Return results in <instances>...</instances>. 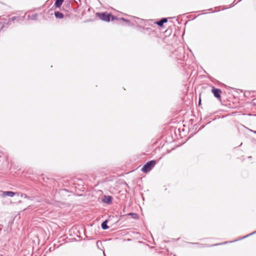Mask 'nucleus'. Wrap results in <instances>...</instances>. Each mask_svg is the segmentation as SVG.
<instances>
[{
    "label": "nucleus",
    "instance_id": "nucleus-1",
    "mask_svg": "<svg viewBox=\"0 0 256 256\" xmlns=\"http://www.w3.org/2000/svg\"><path fill=\"white\" fill-rule=\"evenodd\" d=\"M96 15L100 20L107 22H109L110 20L114 21L118 19L116 17L111 14H107L106 12H98L96 13Z\"/></svg>",
    "mask_w": 256,
    "mask_h": 256
},
{
    "label": "nucleus",
    "instance_id": "nucleus-2",
    "mask_svg": "<svg viewBox=\"0 0 256 256\" xmlns=\"http://www.w3.org/2000/svg\"><path fill=\"white\" fill-rule=\"evenodd\" d=\"M156 162L154 160H152L148 162L142 168V171L144 172L147 173L150 172L156 166Z\"/></svg>",
    "mask_w": 256,
    "mask_h": 256
},
{
    "label": "nucleus",
    "instance_id": "nucleus-3",
    "mask_svg": "<svg viewBox=\"0 0 256 256\" xmlns=\"http://www.w3.org/2000/svg\"><path fill=\"white\" fill-rule=\"evenodd\" d=\"M212 92L213 93L214 96L218 98H220L221 97L220 94L222 93V91L220 89L215 88L214 87H212Z\"/></svg>",
    "mask_w": 256,
    "mask_h": 256
},
{
    "label": "nucleus",
    "instance_id": "nucleus-4",
    "mask_svg": "<svg viewBox=\"0 0 256 256\" xmlns=\"http://www.w3.org/2000/svg\"><path fill=\"white\" fill-rule=\"evenodd\" d=\"M1 192L2 193V196L3 197H6L7 196L13 197L16 194V192L12 191H1Z\"/></svg>",
    "mask_w": 256,
    "mask_h": 256
},
{
    "label": "nucleus",
    "instance_id": "nucleus-5",
    "mask_svg": "<svg viewBox=\"0 0 256 256\" xmlns=\"http://www.w3.org/2000/svg\"><path fill=\"white\" fill-rule=\"evenodd\" d=\"M24 16H13L11 18H10L6 23V24H10L11 22H14V20L18 21L20 20H23Z\"/></svg>",
    "mask_w": 256,
    "mask_h": 256
},
{
    "label": "nucleus",
    "instance_id": "nucleus-6",
    "mask_svg": "<svg viewBox=\"0 0 256 256\" xmlns=\"http://www.w3.org/2000/svg\"><path fill=\"white\" fill-rule=\"evenodd\" d=\"M112 198L110 196H104L102 198V201L107 204H110L112 202Z\"/></svg>",
    "mask_w": 256,
    "mask_h": 256
},
{
    "label": "nucleus",
    "instance_id": "nucleus-7",
    "mask_svg": "<svg viewBox=\"0 0 256 256\" xmlns=\"http://www.w3.org/2000/svg\"><path fill=\"white\" fill-rule=\"evenodd\" d=\"M168 22L167 18H162L159 21H158L156 22V24L158 26H162L164 24Z\"/></svg>",
    "mask_w": 256,
    "mask_h": 256
},
{
    "label": "nucleus",
    "instance_id": "nucleus-8",
    "mask_svg": "<svg viewBox=\"0 0 256 256\" xmlns=\"http://www.w3.org/2000/svg\"><path fill=\"white\" fill-rule=\"evenodd\" d=\"M54 16L57 18H64V14L60 12L57 11L54 12Z\"/></svg>",
    "mask_w": 256,
    "mask_h": 256
},
{
    "label": "nucleus",
    "instance_id": "nucleus-9",
    "mask_svg": "<svg viewBox=\"0 0 256 256\" xmlns=\"http://www.w3.org/2000/svg\"><path fill=\"white\" fill-rule=\"evenodd\" d=\"M64 0H56L54 3V6L56 8H60Z\"/></svg>",
    "mask_w": 256,
    "mask_h": 256
},
{
    "label": "nucleus",
    "instance_id": "nucleus-10",
    "mask_svg": "<svg viewBox=\"0 0 256 256\" xmlns=\"http://www.w3.org/2000/svg\"><path fill=\"white\" fill-rule=\"evenodd\" d=\"M107 224H108V220H106L105 221H104V222H102V224H101V226L103 230H107L108 228V226Z\"/></svg>",
    "mask_w": 256,
    "mask_h": 256
},
{
    "label": "nucleus",
    "instance_id": "nucleus-11",
    "mask_svg": "<svg viewBox=\"0 0 256 256\" xmlns=\"http://www.w3.org/2000/svg\"><path fill=\"white\" fill-rule=\"evenodd\" d=\"M128 215L130 216H132V218H134L135 220H136L138 218V216L136 213L134 212H130L128 214Z\"/></svg>",
    "mask_w": 256,
    "mask_h": 256
},
{
    "label": "nucleus",
    "instance_id": "nucleus-12",
    "mask_svg": "<svg viewBox=\"0 0 256 256\" xmlns=\"http://www.w3.org/2000/svg\"><path fill=\"white\" fill-rule=\"evenodd\" d=\"M29 16V18L32 20H36V18L37 16V14H32L31 16Z\"/></svg>",
    "mask_w": 256,
    "mask_h": 256
},
{
    "label": "nucleus",
    "instance_id": "nucleus-13",
    "mask_svg": "<svg viewBox=\"0 0 256 256\" xmlns=\"http://www.w3.org/2000/svg\"><path fill=\"white\" fill-rule=\"evenodd\" d=\"M256 234V230L254 232H252V233H250V234H247L246 236H244V237H242L241 239H243L244 238H247V237H248V236H252V235L254 234Z\"/></svg>",
    "mask_w": 256,
    "mask_h": 256
},
{
    "label": "nucleus",
    "instance_id": "nucleus-14",
    "mask_svg": "<svg viewBox=\"0 0 256 256\" xmlns=\"http://www.w3.org/2000/svg\"><path fill=\"white\" fill-rule=\"evenodd\" d=\"M20 196L22 198H29V196H28L26 194H20Z\"/></svg>",
    "mask_w": 256,
    "mask_h": 256
},
{
    "label": "nucleus",
    "instance_id": "nucleus-15",
    "mask_svg": "<svg viewBox=\"0 0 256 256\" xmlns=\"http://www.w3.org/2000/svg\"><path fill=\"white\" fill-rule=\"evenodd\" d=\"M120 20H121L126 22H130L129 20H127V19H126V18H121Z\"/></svg>",
    "mask_w": 256,
    "mask_h": 256
},
{
    "label": "nucleus",
    "instance_id": "nucleus-16",
    "mask_svg": "<svg viewBox=\"0 0 256 256\" xmlns=\"http://www.w3.org/2000/svg\"><path fill=\"white\" fill-rule=\"evenodd\" d=\"M228 242H224V244H226ZM224 244V243H221V244H214V246H218V245H220V244Z\"/></svg>",
    "mask_w": 256,
    "mask_h": 256
},
{
    "label": "nucleus",
    "instance_id": "nucleus-17",
    "mask_svg": "<svg viewBox=\"0 0 256 256\" xmlns=\"http://www.w3.org/2000/svg\"><path fill=\"white\" fill-rule=\"evenodd\" d=\"M16 195L18 196H20L21 193H20V192H16Z\"/></svg>",
    "mask_w": 256,
    "mask_h": 256
},
{
    "label": "nucleus",
    "instance_id": "nucleus-18",
    "mask_svg": "<svg viewBox=\"0 0 256 256\" xmlns=\"http://www.w3.org/2000/svg\"><path fill=\"white\" fill-rule=\"evenodd\" d=\"M200 102H201V100L200 99V100H199V104H200Z\"/></svg>",
    "mask_w": 256,
    "mask_h": 256
},
{
    "label": "nucleus",
    "instance_id": "nucleus-19",
    "mask_svg": "<svg viewBox=\"0 0 256 256\" xmlns=\"http://www.w3.org/2000/svg\"><path fill=\"white\" fill-rule=\"evenodd\" d=\"M254 134H256V131H254Z\"/></svg>",
    "mask_w": 256,
    "mask_h": 256
},
{
    "label": "nucleus",
    "instance_id": "nucleus-20",
    "mask_svg": "<svg viewBox=\"0 0 256 256\" xmlns=\"http://www.w3.org/2000/svg\"><path fill=\"white\" fill-rule=\"evenodd\" d=\"M104 255L106 256L105 254H104Z\"/></svg>",
    "mask_w": 256,
    "mask_h": 256
}]
</instances>
